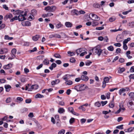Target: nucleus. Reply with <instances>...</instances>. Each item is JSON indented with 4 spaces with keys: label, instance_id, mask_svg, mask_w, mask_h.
I'll return each instance as SVG.
<instances>
[{
    "label": "nucleus",
    "instance_id": "nucleus-30",
    "mask_svg": "<svg viewBox=\"0 0 134 134\" xmlns=\"http://www.w3.org/2000/svg\"><path fill=\"white\" fill-rule=\"evenodd\" d=\"M31 13L33 15H35L37 14V11L35 9H33L31 11Z\"/></svg>",
    "mask_w": 134,
    "mask_h": 134
},
{
    "label": "nucleus",
    "instance_id": "nucleus-57",
    "mask_svg": "<svg viewBox=\"0 0 134 134\" xmlns=\"http://www.w3.org/2000/svg\"><path fill=\"white\" fill-rule=\"evenodd\" d=\"M107 101H106L104 102L102 101L101 102V103L102 104V106H103L106 104L107 103Z\"/></svg>",
    "mask_w": 134,
    "mask_h": 134
},
{
    "label": "nucleus",
    "instance_id": "nucleus-31",
    "mask_svg": "<svg viewBox=\"0 0 134 134\" xmlns=\"http://www.w3.org/2000/svg\"><path fill=\"white\" fill-rule=\"evenodd\" d=\"M131 38H130L128 37L127 39H125L123 42V44H126L130 40Z\"/></svg>",
    "mask_w": 134,
    "mask_h": 134
},
{
    "label": "nucleus",
    "instance_id": "nucleus-45",
    "mask_svg": "<svg viewBox=\"0 0 134 134\" xmlns=\"http://www.w3.org/2000/svg\"><path fill=\"white\" fill-rule=\"evenodd\" d=\"M95 106L98 107H99L100 105L101 104L99 102H97L95 103Z\"/></svg>",
    "mask_w": 134,
    "mask_h": 134
},
{
    "label": "nucleus",
    "instance_id": "nucleus-48",
    "mask_svg": "<svg viewBox=\"0 0 134 134\" xmlns=\"http://www.w3.org/2000/svg\"><path fill=\"white\" fill-rule=\"evenodd\" d=\"M75 121V119L74 118H71L69 122L70 124L73 123Z\"/></svg>",
    "mask_w": 134,
    "mask_h": 134
},
{
    "label": "nucleus",
    "instance_id": "nucleus-32",
    "mask_svg": "<svg viewBox=\"0 0 134 134\" xmlns=\"http://www.w3.org/2000/svg\"><path fill=\"white\" fill-rule=\"evenodd\" d=\"M109 106L110 108H113L114 106V103L113 100L110 102L109 104Z\"/></svg>",
    "mask_w": 134,
    "mask_h": 134
},
{
    "label": "nucleus",
    "instance_id": "nucleus-59",
    "mask_svg": "<svg viewBox=\"0 0 134 134\" xmlns=\"http://www.w3.org/2000/svg\"><path fill=\"white\" fill-rule=\"evenodd\" d=\"M130 71L131 72H134V66H132L131 67L130 70Z\"/></svg>",
    "mask_w": 134,
    "mask_h": 134
},
{
    "label": "nucleus",
    "instance_id": "nucleus-6",
    "mask_svg": "<svg viewBox=\"0 0 134 134\" xmlns=\"http://www.w3.org/2000/svg\"><path fill=\"white\" fill-rule=\"evenodd\" d=\"M13 17L12 15L10 13L7 14L4 17V20H6L8 19H11Z\"/></svg>",
    "mask_w": 134,
    "mask_h": 134
},
{
    "label": "nucleus",
    "instance_id": "nucleus-58",
    "mask_svg": "<svg viewBox=\"0 0 134 134\" xmlns=\"http://www.w3.org/2000/svg\"><path fill=\"white\" fill-rule=\"evenodd\" d=\"M133 129H133V127H130L127 130H128V132H131L132 131Z\"/></svg>",
    "mask_w": 134,
    "mask_h": 134
},
{
    "label": "nucleus",
    "instance_id": "nucleus-15",
    "mask_svg": "<svg viewBox=\"0 0 134 134\" xmlns=\"http://www.w3.org/2000/svg\"><path fill=\"white\" fill-rule=\"evenodd\" d=\"M53 15V14L51 13H47L46 14H44L42 15V16L43 18L50 17Z\"/></svg>",
    "mask_w": 134,
    "mask_h": 134
},
{
    "label": "nucleus",
    "instance_id": "nucleus-17",
    "mask_svg": "<svg viewBox=\"0 0 134 134\" xmlns=\"http://www.w3.org/2000/svg\"><path fill=\"white\" fill-rule=\"evenodd\" d=\"M56 66L57 65L55 63H53L51 64V66L49 67V68L51 70H53V68H55Z\"/></svg>",
    "mask_w": 134,
    "mask_h": 134
},
{
    "label": "nucleus",
    "instance_id": "nucleus-49",
    "mask_svg": "<svg viewBox=\"0 0 134 134\" xmlns=\"http://www.w3.org/2000/svg\"><path fill=\"white\" fill-rule=\"evenodd\" d=\"M92 63V62L90 61H88L85 62V64L86 66H88L90 65Z\"/></svg>",
    "mask_w": 134,
    "mask_h": 134
},
{
    "label": "nucleus",
    "instance_id": "nucleus-43",
    "mask_svg": "<svg viewBox=\"0 0 134 134\" xmlns=\"http://www.w3.org/2000/svg\"><path fill=\"white\" fill-rule=\"evenodd\" d=\"M116 19V18L115 17L113 18L111 17L109 19V21L111 22H113Z\"/></svg>",
    "mask_w": 134,
    "mask_h": 134
},
{
    "label": "nucleus",
    "instance_id": "nucleus-47",
    "mask_svg": "<svg viewBox=\"0 0 134 134\" xmlns=\"http://www.w3.org/2000/svg\"><path fill=\"white\" fill-rule=\"evenodd\" d=\"M65 131L64 129H62L58 132V134H64Z\"/></svg>",
    "mask_w": 134,
    "mask_h": 134
},
{
    "label": "nucleus",
    "instance_id": "nucleus-7",
    "mask_svg": "<svg viewBox=\"0 0 134 134\" xmlns=\"http://www.w3.org/2000/svg\"><path fill=\"white\" fill-rule=\"evenodd\" d=\"M22 24L24 26H30L31 25V23L29 21H26L23 22L22 23Z\"/></svg>",
    "mask_w": 134,
    "mask_h": 134
},
{
    "label": "nucleus",
    "instance_id": "nucleus-9",
    "mask_svg": "<svg viewBox=\"0 0 134 134\" xmlns=\"http://www.w3.org/2000/svg\"><path fill=\"white\" fill-rule=\"evenodd\" d=\"M117 41L118 42H120L123 40V38L120 35H118L117 36L116 38Z\"/></svg>",
    "mask_w": 134,
    "mask_h": 134
},
{
    "label": "nucleus",
    "instance_id": "nucleus-64",
    "mask_svg": "<svg viewBox=\"0 0 134 134\" xmlns=\"http://www.w3.org/2000/svg\"><path fill=\"white\" fill-rule=\"evenodd\" d=\"M21 81L22 82H24L26 81V79L24 77H21Z\"/></svg>",
    "mask_w": 134,
    "mask_h": 134
},
{
    "label": "nucleus",
    "instance_id": "nucleus-35",
    "mask_svg": "<svg viewBox=\"0 0 134 134\" xmlns=\"http://www.w3.org/2000/svg\"><path fill=\"white\" fill-rule=\"evenodd\" d=\"M109 79L108 77H105L104 78L103 81L106 83H108L109 82Z\"/></svg>",
    "mask_w": 134,
    "mask_h": 134
},
{
    "label": "nucleus",
    "instance_id": "nucleus-39",
    "mask_svg": "<svg viewBox=\"0 0 134 134\" xmlns=\"http://www.w3.org/2000/svg\"><path fill=\"white\" fill-rule=\"evenodd\" d=\"M128 26L131 27H133L134 26V22H132L129 23L128 24Z\"/></svg>",
    "mask_w": 134,
    "mask_h": 134
},
{
    "label": "nucleus",
    "instance_id": "nucleus-55",
    "mask_svg": "<svg viewBox=\"0 0 134 134\" xmlns=\"http://www.w3.org/2000/svg\"><path fill=\"white\" fill-rule=\"evenodd\" d=\"M11 100V98L9 97L6 100V102L7 103H9Z\"/></svg>",
    "mask_w": 134,
    "mask_h": 134
},
{
    "label": "nucleus",
    "instance_id": "nucleus-56",
    "mask_svg": "<svg viewBox=\"0 0 134 134\" xmlns=\"http://www.w3.org/2000/svg\"><path fill=\"white\" fill-rule=\"evenodd\" d=\"M114 45L116 47H120L121 46V44L120 43H115Z\"/></svg>",
    "mask_w": 134,
    "mask_h": 134
},
{
    "label": "nucleus",
    "instance_id": "nucleus-24",
    "mask_svg": "<svg viewBox=\"0 0 134 134\" xmlns=\"http://www.w3.org/2000/svg\"><path fill=\"white\" fill-rule=\"evenodd\" d=\"M99 24L98 23L94 20L92 22V25L93 26H95L98 25Z\"/></svg>",
    "mask_w": 134,
    "mask_h": 134
},
{
    "label": "nucleus",
    "instance_id": "nucleus-46",
    "mask_svg": "<svg viewBox=\"0 0 134 134\" xmlns=\"http://www.w3.org/2000/svg\"><path fill=\"white\" fill-rule=\"evenodd\" d=\"M122 30V29H120V28H119L118 30H110V31L111 32H116L118 31H120Z\"/></svg>",
    "mask_w": 134,
    "mask_h": 134
},
{
    "label": "nucleus",
    "instance_id": "nucleus-11",
    "mask_svg": "<svg viewBox=\"0 0 134 134\" xmlns=\"http://www.w3.org/2000/svg\"><path fill=\"white\" fill-rule=\"evenodd\" d=\"M12 65L11 64L9 63L4 66L3 67V68L6 69H8L11 68L12 67Z\"/></svg>",
    "mask_w": 134,
    "mask_h": 134
},
{
    "label": "nucleus",
    "instance_id": "nucleus-44",
    "mask_svg": "<svg viewBox=\"0 0 134 134\" xmlns=\"http://www.w3.org/2000/svg\"><path fill=\"white\" fill-rule=\"evenodd\" d=\"M68 53L69 54H70V56H72L75 55V53L74 52H71L70 51L68 52Z\"/></svg>",
    "mask_w": 134,
    "mask_h": 134
},
{
    "label": "nucleus",
    "instance_id": "nucleus-21",
    "mask_svg": "<svg viewBox=\"0 0 134 134\" xmlns=\"http://www.w3.org/2000/svg\"><path fill=\"white\" fill-rule=\"evenodd\" d=\"M35 98H42L44 97V96L39 93H38L35 95Z\"/></svg>",
    "mask_w": 134,
    "mask_h": 134
},
{
    "label": "nucleus",
    "instance_id": "nucleus-10",
    "mask_svg": "<svg viewBox=\"0 0 134 134\" xmlns=\"http://www.w3.org/2000/svg\"><path fill=\"white\" fill-rule=\"evenodd\" d=\"M73 76L72 75H70L69 74H66L64 75L63 77V79L65 81L68 80V77H70V76Z\"/></svg>",
    "mask_w": 134,
    "mask_h": 134
},
{
    "label": "nucleus",
    "instance_id": "nucleus-27",
    "mask_svg": "<svg viewBox=\"0 0 134 134\" xmlns=\"http://www.w3.org/2000/svg\"><path fill=\"white\" fill-rule=\"evenodd\" d=\"M125 91L126 90L125 89L123 88H121L119 90V93L120 95H121L123 93L125 92Z\"/></svg>",
    "mask_w": 134,
    "mask_h": 134
},
{
    "label": "nucleus",
    "instance_id": "nucleus-3",
    "mask_svg": "<svg viewBox=\"0 0 134 134\" xmlns=\"http://www.w3.org/2000/svg\"><path fill=\"white\" fill-rule=\"evenodd\" d=\"M56 9V7L54 6H48L45 8L44 10L48 12H54Z\"/></svg>",
    "mask_w": 134,
    "mask_h": 134
},
{
    "label": "nucleus",
    "instance_id": "nucleus-1",
    "mask_svg": "<svg viewBox=\"0 0 134 134\" xmlns=\"http://www.w3.org/2000/svg\"><path fill=\"white\" fill-rule=\"evenodd\" d=\"M74 88L77 91L80 92L85 90L86 88V87H85L84 85L81 84L75 86Z\"/></svg>",
    "mask_w": 134,
    "mask_h": 134
},
{
    "label": "nucleus",
    "instance_id": "nucleus-60",
    "mask_svg": "<svg viewBox=\"0 0 134 134\" xmlns=\"http://www.w3.org/2000/svg\"><path fill=\"white\" fill-rule=\"evenodd\" d=\"M130 79H134V74H131L129 76Z\"/></svg>",
    "mask_w": 134,
    "mask_h": 134
},
{
    "label": "nucleus",
    "instance_id": "nucleus-4",
    "mask_svg": "<svg viewBox=\"0 0 134 134\" xmlns=\"http://www.w3.org/2000/svg\"><path fill=\"white\" fill-rule=\"evenodd\" d=\"M93 52L95 54H97L98 56H99L102 52V50L97 47H95L92 49Z\"/></svg>",
    "mask_w": 134,
    "mask_h": 134
},
{
    "label": "nucleus",
    "instance_id": "nucleus-2",
    "mask_svg": "<svg viewBox=\"0 0 134 134\" xmlns=\"http://www.w3.org/2000/svg\"><path fill=\"white\" fill-rule=\"evenodd\" d=\"M89 18L91 20H99L100 18L96 14L93 13H90L89 15Z\"/></svg>",
    "mask_w": 134,
    "mask_h": 134
},
{
    "label": "nucleus",
    "instance_id": "nucleus-33",
    "mask_svg": "<svg viewBox=\"0 0 134 134\" xmlns=\"http://www.w3.org/2000/svg\"><path fill=\"white\" fill-rule=\"evenodd\" d=\"M13 37H9L8 35H5L4 37V39L7 40H12L13 39Z\"/></svg>",
    "mask_w": 134,
    "mask_h": 134
},
{
    "label": "nucleus",
    "instance_id": "nucleus-14",
    "mask_svg": "<svg viewBox=\"0 0 134 134\" xmlns=\"http://www.w3.org/2000/svg\"><path fill=\"white\" fill-rule=\"evenodd\" d=\"M6 92H9L10 91V89L11 88V87L9 85H5L4 86Z\"/></svg>",
    "mask_w": 134,
    "mask_h": 134
},
{
    "label": "nucleus",
    "instance_id": "nucleus-18",
    "mask_svg": "<svg viewBox=\"0 0 134 134\" xmlns=\"http://www.w3.org/2000/svg\"><path fill=\"white\" fill-rule=\"evenodd\" d=\"M71 13L72 15L75 14L77 15H79V12L75 9L72 10L71 11Z\"/></svg>",
    "mask_w": 134,
    "mask_h": 134
},
{
    "label": "nucleus",
    "instance_id": "nucleus-20",
    "mask_svg": "<svg viewBox=\"0 0 134 134\" xmlns=\"http://www.w3.org/2000/svg\"><path fill=\"white\" fill-rule=\"evenodd\" d=\"M43 63L45 65H48L49 63V61L47 59H45L43 60Z\"/></svg>",
    "mask_w": 134,
    "mask_h": 134
},
{
    "label": "nucleus",
    "instance_id": "nucleus-36",
    "mask_svg": "<svg viewBox=\"0 0 134 134\" xmlns=\"http://www.w3.org/2000/svg\"><path fill=\"white\" fill-rule=\"evenodd\" d=\"M54 56L56 58H61V56L59 54H55L54 55Z\"/></svg>",
    "mask_w": 134,
    "mask_h": 134
},
{
    "label": "nucleus",
    "instance_id": "nucleus-40",
    "mask_svg": "<svg viewBox=\"0 0 134 134\" xmlns=\"http://www.w3.org/2000/svg\"><path fill=\"white\" fill-rule=\"evenodd\" d=\"M129 95L131 98H134V93L130 92L129 94Z\"/></svg>",
    "mask_w": 134,
    "mask_h": 134
},
{
    "label": "nucleus",
    "instance_id": "nucleus-42",
    "mask_svg": "<svg viewBox=\"0 0 134 134\" xmlns=\"http://www.w3.org/2000/svg\"><path fill=\"white\" fill-rule=\"evenodd\" d=\"M123 125H121L119 126H118L116 127V129H123Z\"/></svg>",
    "mask_w": 134,
    "mask_h": 134
},
{
    "label": "nucleus",
    "instance_id": "nucleus-29",
    "mask_svg": "<svg viewBox=\"0 0 134 134\" xmlns=\"http://www.w3.org/2000/svg\"><path fill=\"white\" fill-rule=\"evenodd\" d=\"M72 25V24L70 22H67L65 23V25L67 27H71Z\"/></svg>",
    "mask_w": 134,
    "mask_h": 134
},
{
    "label": "nucleus",
    "instance_id": "nucleus-34",
    "mask_svg": "<svg viewBox=\"0 0 134 134\" xmlns=\"http://www.w3.org/2000/svg\"><path fill=\"white\" fill-rule=\"evenodd\" d=\"M110 51H113L114 50V47L113 46H110L108 47L107 48Z\"/></svg>",
    "mask_w": 134,
    "mask_h": 134
},
{
    "label": "nucleus",
    "instance_id": "nucleus-53",
    "mask_svg": "<svg viewBox=\"0 0 134 134\" xmlns=\"http://www.w3.org/2000/svg\"><path fill=\"white\" fill-rule=\"evenodd\" d=\"M121 112H123L124 110H125V108L122 105L121 106Z\"/></svg>",
    "mask_w": 134,
    "mask_h": 134
},
{
    "label": "nucleus",
    "instance_id": "nucleus-16",
    "mask_svg": "<svg viewBox=\"0 0 134 134\" xmlns=\"http://www.w3.org/2000/svg\"><path fill=\"white\" fill-rule=\"evenodd\" d=\"M23 12H24L23 11L20 10H18L15 11L14 13L15 15L18 14L19 15L22 14Z\"/></svg>",
    "mask_w": 134,
    "mask_h": 134
},
{
    "label": "nucleus",
    "instance_id": "nucleus-23",
    "mask_svg": "<svg viewBox=\"0 0 134 134\" xmlns=\"http://www.w3.org/2000/svg\"><path fill=\"white\" fill-rule=\"evenodd\" d=\"M69 110L73 114L77 115L79 116V114L78 113H77V114H75L74 113H73V110L74 109L72 107H70L69 108Z\"/></svg>",
    "mask_w": 134,
    "mask_h": 134
},
{
    "label": "nucleus",
    "instance_id": "nucleus-13",
    "mask_svg": "<svg viewBox=\"0 0 134 134\" xmlns=\"http://www.w3.org/2000/svg\"><path fill=\"white\" fill-rule=\"evenodd\" d=\"M82 80L84 81H87L88 79V77L86 75H82L81 77Z\"/></svg>",
    "mask_w": 134,
    "mask_h": 134
},
{
    "label": "nucleus",
    "instance_id": "nucleus-26",
    "mask_svg": "<svg viewBox=\"0 0 134 134\" xmlns=\"http://www.w3.org/2000/svg\"><path fill=\"white\" fill-rule=\"evenodd\" d=\"M65 83L66 85H70L72 84V82L70 80H67L65 81Z\"/></svg>",
    "mask_w": 134,
    "mask_h": 134
},
{
    "label": "nucleus",
    "instance_id": "nucleus-50",
    "mask_svg": "<svg viewBox=\"0 0 134 134\" xmlns=\"http://www.w3.org/2000/svg\"><path fill=\"white\" fill-rule=\"evenodd\" d=\"M54 38H60V36L59 34H55L54 35V36H53Z\"/></svg>",
    "mask_w": 134,
    "mask_h": 134
},
{
    "label": "nucleus",
    "instance_id": "nucleus-51",
    "mask_svg": "<svg viewBox=\"0 0 134 134\" xmlns=\"http://www.w3.org/2000/svg\"><path fill=\"white\" fill-rule=\"evenodd\" d=\"M16 49H13L11 51L12 54H15L16 53Z\"/></svg>",
    "mask_w": 134,
    "mask_h": 134
},
{
    "label": "nucleus",
    "instance_id": "nucleus-63",
    "mask_svg": "<svg viewBox=\"0 0 134 134\" xmlns=\"http://www.w3.org/2000/svg\"><path fill=\"white\" fill-rule=\"evenodd\" d=\"M62 25L60 23H59L57 24L56 25V27L57 28H59L61 27Z\"/></svg>",
    "mask_w": 134,
    "mask_h": 134
},
{
    "label": "nucleus",
    "instance_id": "nucleus-19",
    "mask_svg": "<svg viewBox=\"0 0 134 134\" xmlns=\"http://www.w3.org/2000/svg\"><path fill=\"white\" fill-rule=\"evenodd\" d=\"M83 51V48H79L76 50V52L77 55H78L81 52H82Z\"/></svg>",
    "mask_w": 134,
    "mask_h": 134
},
{
    "label": "nucleus",
    "instance_id": "nucleus-8",
    "mask_svg": "<svg viewBox=\"0 0 134 134\" xmlns=\"http://www.w3.org/2000/svg\"><path fill=\"white\" fill-rule=\"evenodd\" d=\"M18 20L19 21H22L26 20V18L23 15V14L19 15L18 16Z\"/></svg>",
    "mask_w": 134,
    "mask_h": 134
},
{
    "label": "nucleus",
    "instance_id": "nucleus-28",
    "mask_svg": "<svg viewBox=\"0 0 134 134\" xmlns=\"http://www.w3.org/2000/svg\"><path fill=\"white\" fill-rule=\"evenodd\" d=\"M64 109L63 108H60L58 110V112L60 114H62L65 112Z\"/></svg>",
    "mask_w": 134,
    "mask_h": 134
},
{
    "label": "nucleus",
    "instance_id": "nucleus-5",
    "mask_svg": "<svg viewBox=\"0 0 134 134\" xmlns=\"http://www.w3.org/2000/svg\"><path fill=\"white\" fill-rule=\"evenodd\" d=\"M128 104H129V107H131V109H134V99L132 100H129Z\"/></svg>",
    "mask_w": 134,
    "mask_h": 134
},
{
    "label": "nucleus",
    "instance_id": "nucleus-22",
    "mask_svg": "<svg viewBox=\"0 0 134 134\" xmlns=\"http://www.w3.org/2000/svg\"><path fill=\"white\" fill-rule=\"evenodd\" d=\"M39 38V35H36L35 36L33 37L32 39L34 41H37Z\"/></svg>",
    "mask_w": 134,
    "mask_h": 134
},
{
    "label": "nucleus",
    "instance_id": "nucleus-62",
    "mask_svg": "<svg viewBox=\"0 0 134 134\" xmlns=\"http://www.w3.org/2000/svg\"><path fill=\"white\" fill-rule=\"evenodd\" d=\"M5 26V25L4 24H2L0 26V30L4 28Z\"/></svg>",
    "mask_w": 134,
    "mask_h": 134
},
{
    "label": "nucleus",
    "instance_id": "nucleus-25",
    "mask_svg": "<svg viewBox=\"0 0 134 134\" xmlns=\"http://www.w3.org/2000/svg\"><path fill=\"white\" fill-rule=\"evenodd\" d=\"M125 69L124 68H119L118 70V72L119 73H121L124 71Z\"/></svg>",
    "mask_w": 134,
    "mask_h": 134
},
{
    "label": "nucleus",
    "instance_id": "nucleus-54",
    "mask_svg": "<svg viewBox=\"0 0 134 134\" xmlns=\"http://www.w3.org/2000/svg\"><path fill=\"white\" fill-rule=\"evenodd\" d=\"M79 109H82V110L83 111H85V108L83 107V105H82L80 107H79Z\"/></svg>",
    "mask_w": 134,
    "mask_h": 134
},
{
    "label": "nucleus",
    "instance_id": "nucleus-52",
    "mask_svg": "<svg viewBox=\"0 0 134 134\" xmlns=\"http://www.w3.org/2000/svg\"><path fill=\"white\" fill-rule=\"evenodd\" d=\"M104 29V27L103 26L101 27H96V30H101Z\"/></svg>",
    "mask_w": 134,
    "mask_h": 134
},
{
    "label": "nucleus",
    "instance_id": "nucleus-37",
    "mask_svg": "<svg viewBox=\"0 0 134 134\" xmlns=\"http://www.w3.org/2000/svg\"><path fill=\"white\" fill-rule=\"evenodd\" d=\"M2 54L7 53L8 52V50L6 48H3L2 49Z\"/></svg>",
    "mask_w": 134,
    "mask_h": 134
},
{
    "label": "nucleus",
    "instance_id": "nucleus-38",
    "mask_svg": "<svg viewBox=\"0 0 134 134\" xmlns=\"http://www.w3.org/2000/svg\"><path fill=\"white\" fill-rule=\"evenodd\" d=\"M23 100V99L21 97H17L16 98V102H18L19 101L20 102H22Z\"/></svg>",
    "mask_w": 134,
    "mask_h": 134
},
{
    "label": "nucleus",
    "instance_id": "nucleus-61",
    "mask_svg": "<svg viewBox=\"0 0 134 134\" xmlns=\"http://www.w3.org/2000/svg\"><path fill=\"white\" fill-rule=\"evenodd\" d=\"M6 80L5 79H0V83H4L5 82Z\"/></svg>",
    "mask_w": 134,
    "mask_h": 134
},
{
    "label": "nucleus",
    "instance_id": "nucleus-12",
    "mask_svg": "<svg viewBox=\"0 0 134 134\" xmlns=\"http://www.w3.org/2000/svg\"><path fill=\"white\" fill-rule=\"evenodd\" d=\"M60 82V81L59 79L55 80L51 82L52 85H54L55 84H57Z\"/></svg>",
    "mask_w": 134,
    "mask_h": 134
},
{
    "label": "nucleus",
    "instance_id": "nucleus-41",
    "mask_svg": "<svg viewBox=\"0 0 134 134\" xmlns=\"http://www.w3.org/2000/svg\"><path fill=\"white\" fill-rule=\"evenodd\" d=\"M132 10L131 9H130L129 10L125 12H122V13L124 15H126L127 14L129 13L132 11Z\"/></svg>",
    "mask_w": 134,
    "mask_h": 134
}]
</instances>
